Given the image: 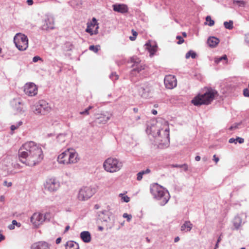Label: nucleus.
I'll return each instance as SVG.
<instances>
[{
    "mask_svg": "<svg viewBox=\"0 0 249 249\" xmlns=\"http://www.w3.org/2000/svg\"><path fill=\"white\" fill-rule=\"evenodd\" d=\"M150 172V169H147L145 171H142L139 173H138L137 174V180H141L142 178V176L144 175V174H148Z\"/></svg>",
    "mask_w": 249,
    "mask_h": 249,
    "instance_id": "obj_27",
    "label": "nucleus"
},
{
    "mask_svg": "<svg viewBox=\"0 0 249 249\" xmlns=\"http://www.w3.org/2000/svg\"><path fill=\"white\" fill-rule=\"evenodd\" d=\"M8 228L11 230H14L15 229V226L11 224L8 226Z\"/></svg>",
    "mask_w": 249,
    "mask_h": 249,
    "instance_id": "obj_50",
    "label": "nucleus"
},
{
    "mask_svg": "<svg viewBox=\"0 0 249 249\" xmlns=\"http://www.w3.org/2000/svg\"><path fill=\"white\" fill-rule=\"evenodd\" d=\"M146 49L150 53L151 55H153L157 50V46L156 45H151L150 43L146 44Z\"/></svg>",
    "mask_w": 249,
    "mask_h": 249,
    "instance_id": "obj_23",
    "label": "nucleus"
},
{
    "mask_svg": "<svg viewBox=\"0 0 249 249\" xmlns=\"http://www.w3.org/2000/svg\"><path fill=\"white\" fill-rule=\"evenodd\" d=\"M5 239L4 236L1 233V231L0 230V242Z\"/></svg>",
    "mask_w": 249,
    "mask_h": 249,
    "instance_id": "obj_48",
    "label": "nucleus"
},
{
    "mask_svg": "<svg viewBox=\"0 0 249 249\" xmlns=\"http://www.w3.org/2000/svg\"><path fill=\"white\" fill-rule=\"evenodd\" d=\"M98 228H99V230H100V231H102L103 230V228L102 227H99Z\"/></svg>",
    "mask_w": 249,
    "mask_h": 249,
    "instance_id": "obj_63",
    "label": "nucleus"
},
{
    "mask_svg": "<svg viewBox=\"0 0 249 249\" xmlns=\"http://www.w3.org/2000/svg\"><path fill=\"white\" fill-rule=\"evenodd\" d=\"M192 228V224L190 221H186L181 227V230L184 231H190Z\"/></svg>",
    "mask_w": 249,
    "mask_h": 249,
    "instance_id": "obj_24",
    "label": "nucleus"
},
{
    "mask_svg": "<svg viewBox=\"0 0 249 249\" xmlns=\"http://www.w3.org/2000/svg\"><path fill=\"white\" fill-rule=\"evenodd\" d=\"M45 217L40 213H35L31 217V222L36 228H37L45 221Z\"/></svg>",
    "mask_w": 249,
    "mask_h": 249,
    "instance_id": "obj_11",
    "label": "nucleus"
},
{
    "mask_svg": "<svg viewBox=\"0 0 249 249\" xmlns=\"http://www.w3.org/2000/svg\"><path fill=\"white\" fill-rule=\"evenodd\" d=\"M98 23L96 19L93 18L92 20L87 23V27L86 32L89 33L91 36L96 35L98 33Z\"/></svg>",
    "mask_w": 249,
    "mask_h": 249,
    "instance_id": "obj_10",
    "label": "nucleus"
},
{
    "mask_svg": "<svg viewBox=\"0 0 249 249\" xmlns=\"http://www.w3.org/2000/svg\"><path fill=\"white\" fill-rule=\"evenodd\" d=\"M66 249H79V247L77 243L73 241H69L66 243Z\"/></svg>",
    "mask_w": 249,
    "mask_h": 249,
    "instance_id": "obj_22",
    "label": "nucleus"
},
{
    "mask_svg": "<svg viewBox=\"0 0 249 249\" xmlns=\"http://www.w3.org/2000/svg\"><path fill=\"white\" fill-rule=\"evenodd\" d=\"M22 122L21 121H20L18 122V124L15 125H12L11 126V130L12 131H14L15 130L18 129L19 126L22 125Z\"/></svg>",
    "mask_w": 249,
    "mask_h": 249,
    "instance_id": "obj_38",
    "label": "nucleus"
},
{
    "mask_svg": "<svg viewBox=\"0 0 249 249\" xmlns=\"http://www.w3.org/2000/svg\"><path fill=\"white\" fill-rule=\"evenodd\" d=\"M221 240V236H220L217 240V243H218L219 242H220Z\"/></svg>",
    "mask_w": 249,
    "mask_h": 249,
    "instance_id": "obj_60",
    "label": "nucleus"
},
{
    "mask_svg": "<svg viewBox=\"0 0 249 249\" xmlns=\"http://www.w3.org/2000/svg\"><path fill=\"white\" fill-rule=\"evenodd\" d=\"M152 90V86L148 83L142 84L138 88L139 95L142 97L144 98H147L150 96Z\"/></svg>",
    "mask_w": 249,
    "mask_h": 249,
    "instance_id": "obj_9",
    "label": "nucleus"
},
{
    "mask_svg": "<svg viewBox=\"0 0 249 249\" xmlns=\"http://www.w3.org/2000/svg\"><path fill=\"white\" fill-rule=\"evenodd\" d=\"M110 77L113 80H116L118 79V75L116 74L112 73Z\"/></svg>",
    "mask_w": 249,
    "mask_h": 249,
    "instance_id": "obj_42",
    "label": "nucleus"
},
{
    "mask_svg": "<svg viewBox=\"0 0 249 249\" xmlns=\"http://www.w3.org/2000/svg\"><path fill=\"white\" fill-rule=\"evenodd\" d=\"M164 84L166 88L173 89L177 85V79L174 75H166L164 78Z\"/></svg>",
    "mask_w": 249,
    "mask_h": 249,
    "instance_id": "obj_12",
    "label": "nucleus"
},
{
    "mask_svg": "<svg viewBox=\"0 0 249 249\" xmlns=\"http://www.w3.org/2000/svg\"><path fill=\"white\" fill-rule=\"evenodd\" d=\"M217 95V92L212 89H208L203 94H199L192 100V103L195 106L209 105Z\"/></svg>",
    "mask_w": 249,
    "mask_h": 249,
    "instance_id": "obj_3",
    "label": "nucleus"
},
{
    "mask_svg": "<svg viewBox=\"0 0 249 249\" xmlns=\"http://www.w3.org/2000/svg\"><path fill=\"white\" fill-rule=\"evenodd\" d=\"M150 191L154 197L160 201L161 205H164L168 201L170 197L169 193L158 184L153 185Z\"/></svg>",
    "mask_w": 249,
    "mask_h": 249,
    "instance_id": "obj_5",
    "label": "nucleus"
},
{
    "mask_svg": "<svg viewBox=\"0 0 249 249\" xmlns=\"http://www.w3.org/2000/svg\"><path fill=\"white\" fill-rule=\"evenodd\" d=\"M31 249H50V247L46 242H38L34 243Z\"/></svg>",
    "mask_w": 249,
    "mask_h": 249,
    "instance_id": "obj_18",
    "label": "nucleus"
},
{
    "mask_svg": "<svg viewBox=\"0 0 249 249\" xmlns=\"http://www.w3.org/2000/svg\"><path fill=\"white\" fill-rule=\"evenodd\" d=\"M4 200V197L3 196H1L0 197V201H3Z\"/></svg>",
    "mask_w": 249,
    "mask_h": 249,
    "instance_id": "obj_57",
    "label": "nucleus"
},
{
    "mask_svg": "<svg viewBox=\"0 0 249 249\" xmlns=\"http://www.w3.org/2000/svg\"><path fill=\"white\" fill-rule=\"evenodd\" d=\"M100 208V206L99 204H96L94 205V209L96 210H98Z\"/></svg>",
    "mask_w": 249,
    "mask_h": 249,
    "instance_id": "obj_54",
    "label": "nucleus"
},
{
    "mask_svg": "<svg viewBox=\"0 0 249 249\" xmlns=\"http://www.w3.org/2000/svg\"><path fill=\"white\" fill-rule=\"evenodd\" d=\"M237 126H238V124H234V125H232V126H231L230 127V129L231 130H233L234 129H235V128H236L237 127Z\"/></svg>",
    "mask_w": 249,
    "mask_h": 249,
    "instance_id": "obj_47",
    "label": "nucleus"
},
{
    "mask_svg": "<svg viewBox=\"0 0 249 249\" xmlns=\"http://www.w3.org/2000/svg\"><path fill=\"white\" fill-rule=\"evenodd\" d=\"M14 42L16 47L19 51H25L28 47V37L21 33H18L15 35Z\"/></svg>",
    "mask_w": 249,
    "mask_h": 249,
    "instance_id": "obj_7",
    "label": "nucleus"
},
{
    "mask_svg": "<svg viewBox=\"0 0 249 249\" xmlns=\"http://www.w3.org/2000/svg\"><path fill=\"white\" fill-rule=\"evenodd\" d=\"M200 157L199 156H197L195 158V160L196 161H199L200 160Z\"/></svg>",
    "mask_w": 249,
    "mask_h": 249,
    "instance_id": "obj_53",
    "label": "nucleus"
},
{
    "mask_svg": "<svg viewBox=\"0 0 249 249\" xmlns=\"http://www.w3.org/2000/svg\"><path fill=\"white\" fill-rule=\"evenodd\" d=\"M61 238L59 237V238H57L56 240V241H55L56 244H58L61 242Z\"/></svg>",
    "mask_w": 249,
    "mask_h": 249,
    "instance_id": "obj_51",
    "label": "nucleus"
},
{
    "mask_svg": "<svg viewBox=\"0 0 249 249\" xmlns=\"http://www.w3.org/2000/svg\"><path fill=\"white\" fill-rule=\"evenodd\" d=\"M100 46L99 45H91L89 47V50L94 52L95 53H97L100 49Z\"/></svg>",
    "mask_w": 249,
    "mask_h": 249,
    "instance_id": "obj_30",
    "label": "nucleus"
},
{
    "mask_svg": "<svg viewBox=\"0 0 249 249\" xmlns=\"http://www.w3.org/2000/svg\"><path fill=\"white\" fill-rule=\"evenodd\" d=\"M80 237L85 243H89L91 240L90 233L88 231H84L80 233Z\"/></svg>",
    "mask_w": 249,
    "mask_h": 249,
    "instance_id": "obj_20",
    "label": "nucleus"
},
{
    "mask_svg": "<svg viewBox=\"0 0 249 249\" xmlns=\"http://www.w3.org/2000/svg\"><path fill=\"white\" fill-rule=\"evenodd\" d=\"M58 187L59 185L54 178L47 179L45 184V189L51 192L55 191Z\"/></svg>",
    "mask_w": 249,
    "mask_h": 249,
    "instance_id": "obj_13",
    "label": "nucleus"
},
{
    "mask_svg": "<svg viewBox=\"0 0 249 249\" xmlns=\"http://www.w3.org/2000/svg\"><path fill=\"white\" fill-rule=\"evenodd\" d=\"M140 116H137V117H136V120H140Z\"/></svg>",
    "mask_w": 249,
    "mask_h": 249,
    "instance_id": "obj_62",
    "label": "nucleus"
},
{
    "mask_svg": "<svg viewBox=\"0 0 249 249\" xmlns=\"http://www.w3.org/2000/svg\"><path fill=\"white\" fill-rule=\"evenodd\" d=\"M40 102L41 106L42 107V110L43 111V115L51 111L52 108L48 103H46L44 101H40Z\"/></svg>",
    "mask_w": 249,
    "mask_h": 249,
    "instance_id": "obj_21",
    "label": "nucleus"
},
{
    "mask_svg": "<svg viewBox=\"0 0 249 249\" xmlns=\"http://www.w3.org/2000/svg\"><path fill=\"white\" fill-rule=\"evenodd\" d=\"M93 107L92 106H89L87 108H86L84 111L80 112V114L82 115H89V111Z\"/></svg>",
    "mask_w": 249,
    "mask_h": 249,
    "instance_id": "obj_33",
    "label": "nucleus"
},
{
    "mask_svg": "<svg viewBox=\"0 0 249 249\" xmlns=\"http://www.w3.org/2000/svg\"><path fill=\"white\" fill-rule=\"evenodd\" d=\"M244 142V139L240 137H237L236 139L231 138L229 141V142L231 143L233 142L236 143L237 142H238L239 143H242Z\"/></svg>",
    "mask_w": 249,
    "mask_h": 249,
    "instance_id": "obj_26",
    "label": "nucleus"
},
{
    "mask_svg": "<svg viewBox=\"0 0 249 249\" xmlns=\"http://www.w3.org/2000/svg\"><path fill=\"white\" fill-rule=\"evenodd\" d=\"M79 160L78 153L72 148H68L60 154L57 157L59 163L71 164L77 163Z\"/></svg>",
    "mask_w": 249,
    "mask_h": 249,
    "instance_id": "obj_2",
    "label": "nucleus"
},
{
    "mask_svg": "<svg viewBox=\"0 0 249 249\" xmlns=\"http://www.w3.org/2000/svg\"><path fill=\"white\" fill-rule=\"evenodd\" d=\"M218 243H217V242L216 244V245H215V248H218Z\"/></svg>",
    "mask_w": 249,
    "mask_h": 249,
    "instance_id": "obj_64",
    "label": "nucleus"
},
{
    "mask_svg": "<svg viewBox=\"0 0 249 249\" xmlns=\"http://www.w3.org/2000/svg\"><path fill=\"white\" fill-rule=\"evenodd\" d=\"M176 38L178 40V41L177 42V43L178 44H181L182 43H183L184 42V40L181 36H177Z\"/></svg>",
    "mask_w": 249,
    "mask_h": 249,
    "instance_id": "obj_39",
    "label": "nucleus"
},
{
    "mask_svg": "<svg viewBox=\"0 0 249 249\" xmlns=\"http://www.w3.org/2000/svg\"><path fill=\"white\" fill-rule=\"evenodd\" d=\"M196 53L192 50L189 51L188 53H186V55H185V58L186 59H188L190 57L193 59H195V58H196Z\"/></svg>",
    "mask_w": 249,
    "mask_h": 249,
    "instance_id": "obj_28",
    "label": "nucleus"
},
{
    "mask_svg": "<svg viewBox=\"0 0 249 249\" xmlns=\"http://www.w3.org/2000/svg\"><path fill=\"white\" fill-rule=\"evenodd\" d=\"M112 7L114 11L122 14L128 12V7L126 5L124 4H115L113 5Z\"/></svg>",
    "mask_w": 249,
    "mask_h": 249,
    "instance_id": "obj_17",
    "label": "nucleus"
},
{
    "mask_svg": "<svg viewBox=\"0 0 249 249\" xmlns=\"http://www.w3.org/2000/svg\"><path fill=\"white\" fill-rule=\"evenodd\" d=\"M24 92L29 96H35L37 93V88L33 83H27L24 86Z\"/></svg>",
    "mask_w": 249,
    "mask_h": 249,
    "instance_id": "obj_14",
    "label": "nucleus"
},
{
    "mask_svg": "<svg viewBox=\"0 0 249 249\" xmlns=\"http://www.w3.org/2000/svg\"><path fill=\"white\" fill-rule=\"evenodd\" d=\"M233 3L234 4H237L239 6L244 7L246 2L243 0H233Z\"/></svg>",
    "mask_w": 249,
    "mask_h": 249,
    "instance_id": "obj_34",
    "label": "nucleus"
},
{
    "mask_svg": "<svg viewBox=\"0 0 249 249\" xmlns=\"http://www.w3.org/2000/svg\"><path fill=\"white\" fill-rule=\"evenodd\" d=\"M224 25L225 28L231 30L233 28V21L232 20H230L229 21H225L224 22Z\"/></svg>",
    "mask_w": 249,
    "mask_h": 249,
    "instance_id": "obj_29",
    "label": "nucleus"
},
{
    "mask_svg": "<svg viewBox=\"0 0 249 249\" xmlns=\"http://www.w3.org/2000/svg\"><path fill=\"white\" fill-rule=\"evenodd\" d=\"M42 106H41L40 102H39V104L36 105L35 107V109L34 110V112L36 114H41L43 115V111L42 110Z\"/></svg>",
    "mask_w": 249,
    "mask_h": 249,
    "instance_id": "obj_25",
    "label": "nucleus"
},
{
    "mask_svg": "<svg viewBox=\"0 0 249 249\" xmlns=\"http://www.w3.org/2000/svg\"><path fill=\"white\" fill-rule=\"evenodd\" d=\"M131 32L132 33L133 36H129V39L131 41H134L138 36V33L133 29L131 30Z\"/></svg>",
    "mask_w": 249,
    "mask_h": 249,
    "instance_id": "obj_32",
    "label": "nucleus"
},
{
    "mask_svg": "<svg viewBox=\"0 0 249 249\" xmlns=\"http://www.w3.org/2000/svg\"><path fill=\"white\" fill-rule=\"evenodd\" d=\"M19 160L27 165L33 166L40 162L43 158L41 148L34 142L23 144L18 150Z\"/></svg>",
    "mask_w": 249,
    "mask_h": 249,
    "instance_id": "obj_1",
    "label": "nucleus"
},
{
    "mask_svg": "<svg viewBox=\"0 0 249 249\" xmlns=\"http://www.w3.org/2000/svg\"><path fill=\"white\" fill-rule=\"evenodd\" d=\"M54 27V20L53 18L51 17L46 18L42 25V29L44 30L53 29Z\"/></svg>",
    "mask_w": 249,
    "mask_h": 249,
    "instance_id": "obj_15",
    "label": "nucleus"
},
{
    "mask_svg": "<svg viewBox=\"0 0 249 249\" xmlns=\"http://www.w3.org/2000/svg\"><path fill=\"white\" fill-rule=\"evenodd\" d=\"M219 43V39L214 36H211L207 40V44L211 48L215 47Z\"/></svg>",
    "mask_w": 249,
    "mask_h": 249,
    "instance_id": "obj_19",
    "label": "nucleus"
},
{
    "mask_svg": "<svg viewBox=\"0 0 249 249\" xmlns=\"http://www.w3.org/2000/svg\"><path fill=\"white\" fill-rule=\"evenodd\" d=\"M12 224L13 225H16L18 227H19L21 225L20 223H18L17 221L15 220H13L12 222Z\"/></svg>",
    "mask_w": 249,
    "mask_h": 249,
    "instance_id": "obj_43",
    "label": "nucleus"
},
{
    "mask_svg": "<svg viewBox=\"0 0 249 249\" xmlns=\"http://www.w3.org/2000/svg\"><path fill=\"white\" fill-rule=\"evenodd\" d=\"M123 167V163L119 160L114 158H108L104 161L103 167L106 171L109 173L118 172Z\"/></svg>",
    "mask_w": 249,
    "mask_h": 249,
    "instance_id": "obj_6",
    "label": "nucleus"
},
{
    "mask_svg": "<svg viewBox=\"0 0 249 249\" xmlns=\"http://www.w3.org/2000/svg\"><path fill=\"white\" fill-rule=\"evenodd\" d=\"M222 60H225L227 61V57L226 55H224L223 56L215 59V62L216 63H219L220 61H221Z\"/></svg>",
    "mask_w": 249,
    "mask_h": 249,
    "instance_id": "obj_37",
    "label": "nucleus"
},
{
    "mask_svg": "<svg viewBox=\"0 0 249 249\" xmlns=\"http://www.w3.org/2000/svg\"><path fill=\"white\" fill-rule=\"evenodd\" d=\"M243 94L245 97H249V89H245L243 90Z\"/></svg>",
    "mask_w": 249,
    "mask_h": 249,
    "instance_id": "obj_41",
    "label": "nucleus"
},
{
    "mask_svg": "<svg viewBox=\"0 0 249 249\" xmlns=\"http://www.w3.org/2000/svg\"><path fill=\"white\" fill-rule=\"evenodd\" d=\"M152 113L154 115H156L157 114V111L155 109H153L152 110Z\"/></svg>",
    "mask_w": 249,
    "mask_h": 249,
    "instance_id": "obj_55",
    "label": "nucleus"
},
{
    "mask_svg": "<svg viewBox=\"0 0 249 249\" xmlns=\"http://www.w3.org/2000/svg\"><path fill=\"white\" fill-rule=\"evenodd\" d=\"M40 59H41V58L39 56H35L33 57V61L34 62H36L39 60H40Z\"/></svg>",
    "mask_w": 249,
    "mask_h": 249,
    "instance_id": "obj_44",
    "label": "nucleus"
},
{
    "mask_svg": "<svg viewBox=\"0 0 249 249\" xmlns=\"http://www.w3.org/2000/svg\"><path fill=\"white\" fill-rule=\"evenodd\" d=\"M119 196L121 197L122 199L124 202H128L130 201V198L127 196H123L122 194H120Z\"/></svg>",
    "mask_w": 249,
    "mask_h": 249,
    "instance_id": "obj_36",
    "label": "nucleus"
},
{
    "mask_svg": "<svg viewBox=\"0 0 249 249\" xmlns=\"http://www.w3.org/2000/svg\"><path fill=\"white\" fill-rule=\"evenodd\" d=\"M182 35L184 37H186L187 36V34L185 32H183Z\"/></svg>",
    "mask_w": 249,
    "mask_h": 249,
    "instance_id": "obj_58",
    "label": "nucleus"
},
{
    "mask_svg": "<svg viewBox=\"0 0 249 249\" xmlns=\"http://www.w3.org/2000/svg\"><path fill=\"white\" fill-rule=\"evenodd\" d=\"M94 194L93 190L89 187H83L79 190L77 198L80 201L87 200Z\"/></svg>",
    "mask_w": 249,
    "mask_h": 249,
    "instance_id": "obj_8",
    "label": "nucleus"
},
{
    "mask_svg": "<svg viewBox=\"0 0 249 249\" xmlns=\"http://www.w3.org/2000/svg\"><path fill=\"white\" fill-rule=\"evenodd\" d=\"M133 110L135 112H137L138 111V109L137 108H134Z\"/></svg>",
    "mask_w": 249,
    "mask_h": 249,
    "instance_id": "obj_59",
    "label": "nucleus"
},
{
    "mask_svg": "<svg viewBox=\"0 0 249 249\" xmlns=\"http://www.w3.org/2000/svg\"><path fill=\"white\" fill-rule=\"evenodd\" d=\"M213 160L216 163H217L219 161V158L216 157L215 155H214L213 156Z\"/></svg>",
    "mask_w": 249,
    "mask_h": 249,
    "instance_id": "obj_46",
    "label": "nucleus"
},
{
    "mask_svg": "<svg viewBox=\"0 0 249 249\" xmlns=\"http://www.w3.org/2000/svg\"><path fill=\"white\" fill-rule=\"evenodd\" d=\"M123 216L124 218H127V220L128 221H130L131 219V218H132L131 215L128 214L127 213H124L123 214Z\"/></svg>",
    "mask_w": 249,
    "mask_h": 249,
    "instance_id": "obj_40",
    "label": "nucleus"
},
{
    "mask_svg": "<svg viewBox=\"0 0 249 249\" xmlns=\"http://www.w3.org/2000/svg\"><path fill=\"white\" fill-rule=\"evenodd\" d=\"M179 240V237H178H178H176V238H175V240H174V241H175V242H178Z\"/></svg>",
    "mask_w": 249,
    "mask_h": 249,
    "instance_id": "obj_56",
    "label": "nucleus"
},
{
    "mask_svg": "<svg viewBox=\"0 0 249 249\" xmlns=\"http://www.w3.org/2000/svg\"><path fill=\"white\" fill-rule=\"evenodd\" d=\"M133 62H134V71H137L138 72H140L142 70L145 69L146 66L143 63H141V61L139 58H133Z\"/></svg>",
    "mask_w": 249,
    "mask_h": 249,
    "instance_id": "obj_16",
    "label": "nucleus"
},
{
    "mask_svg": "<svg viewBox=\"0 0 249 249\" xmlns=\"http://www.w3.org/2000/svg\"><path fill=\"white\" fill-rule=\"evenodd\" d=\"M173 166L175 167H181V165H173Z\"/></svg>",
    "mask_w": 249,
    "mask_h": 249,
    "instance_id": "obj_61",
    "label": "nucleus"
},
{
    "mask_svg": "<svg viewBox=\"0 0 249 249\" xmlns=\"http://www.w3.org/2000/svg\"><path fill=\"white\" fill-rule=\"evenodd\" d=\"M154 135L159 142V146L160 148H164L168 147L169 145V128L166 123L164 129H158L156 134Z\"/></svg>",
    "mask_w": 249,
    "mask_h": 249,
    "instance_id": "obj_4",
    "label": "nucleus"
},
{
    "mask_svg": "<svg viewBox=\"0 0 249 249\" xmlns=\"http://www.w3.org/2000/svg\"><path fill=\"white\" fill-rule=\"evenodd\" d=\"M70 228V227L69 226H66L65 228V229L64 232H66L67 231H68L69 230Z\"/></svg>",
    "mask_w": 249,
    "mask_h": 249,
    "instance_id": "obj_52",
    "label": "nucleus"
},
{
    "mask_svg": "<svg viewBox=\"0 0 249 249\" xmlns=\"http://www.w3.org/2000/svg\"><path fill=\"white\" fill-rule=\"evenodd\" d=\"M206 20L208 22V25L210 26H212L214 24V21L212 19L210 16H208L206 18Z\"/></svg>",
    "mask_w": 249,
    "mask_h": 249,
    "instance_id": "obj_31",
    "label": "nucleus"
},
{
    "mask_svg": "<svg viewBox=\"0 0 249 249\" xmlns=\"http://www.w3.org/2000/svg\"><path fill=\"white\" fill-rule=\"evenodd\" d=\"M4 185L7 187H10L12 185V183L11 182H8L7 181H5L4 182Z\"/></svg>",
    "mask_w": 249,
    "mask_h": 249,
    "instance_id": "obj_45",
    "label": "nucleus"
},
{
    "mask_svg": "<svg viewBox=\"0 0 249 249\" xmlns=\"http://www.w3.org/2000/svg\"><path fill=\"white\" fill-rule=\"evenodd\" d=\"M57 140L59 142H62L65 141V136L64 135H59L57 137Z\"/></svg>",
    "mask_w": 249,
    "mask_h": 249,
    "instance_id": "obj_35",
    "label": "nucleus"
},
{
    "mask_svg": "<svg viewBox=\"0 0 249 249\" xmlns=\"http://www.w3.org/2000/svg\"><path fill=\"white\" fill-rule=\"evenodd\" d=\"M27 3L29 5H32L33 4V0H27Z\"/></svg>",
    "mask_w": 249,
    "mask_h": 249,
    "instance_id": "obj_49",
    "label": "nucleus"
}]
</instances>
